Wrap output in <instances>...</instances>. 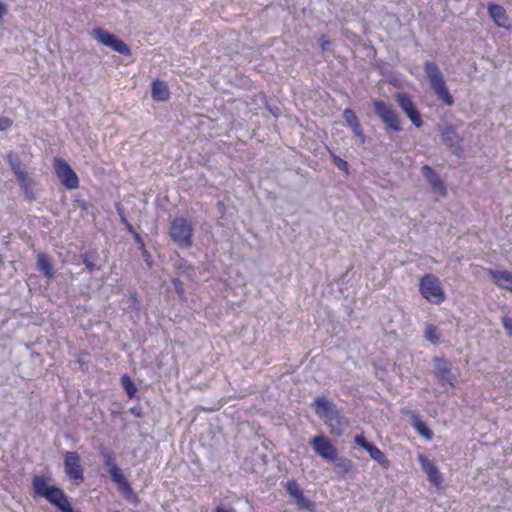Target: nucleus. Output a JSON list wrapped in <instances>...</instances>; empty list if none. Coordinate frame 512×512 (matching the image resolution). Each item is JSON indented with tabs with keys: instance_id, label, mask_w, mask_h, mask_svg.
<instances>
[{
	"instance_id": "f257e3e1",
	"label": "nucleus",
	"mask_w": 512,
	"mask_h": 512,
	"mask_svg": "<svg viewBox=\"0 0 512 512\" xmlns=\"http://www.w3.org/2000/svg\"><path fill=\"white\" fill-rule=\"evenodd\" d=\"M311 406L316 415L323 419L332 436L340 437L344 435L349 426V420L335 403L325 396H319Z\"/></svg>"
},
{
	"instance_id": "f03ea898",
	"label": "nucleus",
	"mask_w": 512,
	"mask_h": 512,
	"mask_svg": "<svg viewBox=\"0 0 512 512\" xmlns=\"http://www.w3.org/2000/svg\"><path fill=\"white\" fill-rule=\"evenodd\" d=\"M100 456L102 458L103 464L107 472L109 473L111 480L117 485L119 491L124 496L125 499L131 500L132 498H136V495L122 473L121 469L118 467L115 461V456L112 451L107 450L106 448L100 449Z\"/></svg>"
},
{
	"instance_id": "7ed1b4c3",
	"label": "nucleus",
	"mask_w": 512,
	"mask_h": 512,
	"mask_svg": "<svg viewBox=\"0 0 512 512\" xmlns=\"http://www.w3.org/2000/svg\"><path fill=\"white\" fill-rule=\"evenodd\" d=\"M424 72L437 98L447 106H452L454 99L446 86L443 74L438 65L433 61H426L424 63Z\"/></svg>"
},
{
	"instance_id": "20e7f679",
	"label": "nucleus",
	"mask_w": 512,
	"mask_h": 512,
	"mask_svg": "<svg viewBox=\"0 0 512 512\" xmlns=\"http://www.w3.org/2000/svg\"><path fill=\"white\" fill-rule=\"evenodd\" d=\"M373 110L376 116L383 122L385 132L388 135L399 133L403 130L397 112L385 101L375 100Z\"/></svg>"
},
{
	"instance_id": "39448f33",
	"label": "nucleus",
	"mask_w": 512,
	"mask_h": 512,
	"mask_svg": "<svg viewBox=\"0 0 512 512\" xmlns=\"http://www.w3.org/2000/svg\"><path fill=\"white\" fill-rule=\"evenodd\" d=\"M193 226L184 217H176L170 224L169 235L180 248H190L193 244Z\"/></svg>"
},
{
	"instance_id": "423d86ee",
	"label": "nucleus",
	"mask_w": 512,
	"mask_h": 512,
	"mask_svg": "<svg viewBox=\"0 0 512 512\" xmlns=\"http://www.w3.org/2000/svg\"><path fill=\"white\" fill-rule=\"evenodd\" d=\"M441 135L442 143L448 148L451 154L462 157L464 154V139L457 133L456 127L448 122H441L437 125Z\"/></svg>"
},
{
	"instance_id": "0eeeda50",
	"label": "nucleus",
	"mask_w": 512,
	"mask_h": 512,
	"mask_svg": "<svg viewBox=\"0 0 512 512\" xmlns=\"http://www.w3.org/2000/svg\"><path fill=\"white\" fill-rule=\"evenodd\" d=\"M419 290L423 298L434 304L445 300V293L439 279L432 274H426L420 279Z\"/></svg>"
},
{
	"instance_id": "6e6552de",
	"label": "nucleus",
	"mask_w": 512,
	"mask_h": 512,
	"mask_svg": "<svg viewBox=\"0 0 512 512\" xmlns=\"http://www.w3.org/2000/svg\"><path fill=\"white\" fill-rule=\"evenodd\" d=\"M53 168L60 183L68 190H74L79 187V178L66 160L55 157Z\"/></svg>"
},
{
	"instance_id": "1a4fd4ad",
	"label": "nucleus",
	"mask_w": 512,
	"mask_h": 512,
	"mask_svg": "<svg viewBox=\"0 0 512 512\" xmlns=\"http://www.w3.org/2000/svg\"><path fill=\"white\" fill-rule=\"evenodd\" d=\"M309 443L313 451L325 461L331 462L337 460L338 450L328 437L322 434L316 435Z\"/></svg>"
},
{
	"instance_id": "9d476101",
	"label": "nucleus",
	"mask_w": 512,
	"mask_h": 512,
	"mask_svg": "<svg viewBox=\"0 0 512 512\" xmlns=\"http://www.w3.org/2000/svg\"><path fill=\"white\" fill-rule=\"evenodd\" d=\"M434 375L443 384L451 387L455 386L457 381L456 375L452 372L451 362L443 356H435L432 359Z\"/></svg>"
},
{
	"instance_id": "9b49d317",
	"label": "nucleus",
	"mask_w": 512,
	"mask_h": 512,
	"mask_svg": "<svg viewBox=\"0 0 512 512\" xmlns=\"http://www.w3.org/2000/svg\"><path fill=\"white\" fill-rule=\"evenodd\" d=\"M64 471L67 477L77 482L84 481V469L81 465L80 455L75 451L64 453Z\"/></svg>"
},
{
	"instance_id": "f8f14e48",
	"label": "nucleus",
	"mask_w": 512,
	"mask_h": 512,
	"mask_svg": "<svg viewBox=\"0 0 512 512\" xmlns=\"http://www.w3.org/2000/svg\"><path fill=\"white\" fill-rule=\"evenodd\" d=\"M287 494L294 500L299 510H306L308 512L315 511V503L304 496L303 490L296 480H288L285 484Z\"/></svg>"
},
{
	"instance_id": "ddd939ff",
	"label": "nucleus",
	"mask_w": 512,
	"mask_h": 512,
	"mask_svg": "<svg viewBox=\"0 0 512 512\" xmlns=\"http://www.w3.org/2000/svg\"><path fill=\"white\" fill-rule=\"evenodd\" d=\"M417 461L422 471L426 474L428 481L434 486H440L443 482V477L435 463L424 454H419Z\"/></svg>"
},
{
	"instance_id": "4468645a",
	"label": "nucleus",
	"mask_w": 512,
	"mask_h": 512,
	"mask_svg": "<svg viewBox=\"0 0 512 512\" xmlns=\"http://www.w3.org/2000/svg\"><path fill=\"white\" fill-rule=\"evenodd\" d=\"M421 172L425 180L429 183L434 192L442 197L447 195L446 186L439 174L429 165H423Z\"/></svg>"
},
{
	"instance_id": "2eb2a0df",
	"label": "nucleus",
	"mask_w": 512,
	"mask_h": 512,
	"mask_svg": "<svg viewBox=\"0 0 512 512\" xmlns=\"http://www.w3.org/2000/svg\"><path fill=\"white\" fill-rule=\"evenodd\" d=\"M489 17L494 24L499 28L509 29L511 27V20L502 5L496 3H489L487 7Z\"/></svg>"
},
{
	"instance_id": "dca6fc26",
	"label": "nucleus",
	"mask_w": 512,
	"mask_h": 512,
	"mask_svg": "<svg viewBox=\"0 0 512 512\" xmlns=\"http://www.w3.org/2000/svg\"><path fill=\"white\" fill-rule=\"evenodd\" d=\"M343 118L346 125L352 130L353 134L359 138L362 144H364L366 142V135L364 134V130L355 112L350 108H346L343 111Z\"/></svg>"
},
{
	"instance_id": "f3484780",
	"label": "nucleus",
	"mask_w": 512,
	"mask_h": 512,
	"mask_svg": "<svg viewBox=\"0 0 512 512\" xmlns=\"http://www.w3.org/2000/svg\"><path fill=\"white\" fill-rule=\"evenodd\" d=\"M173 267L178 274L185 276L190 281H195L197 277L196 269L186 259L177 255V257L173 261Z\"/></svg>"
},
{
	"instance_id": "a211bd4d",
	"label": "nucleus",
	"mask_w": 512,
	"mask_h": 512,
	"mask_svg": "<svg viewBox=\"0 0 512 512\" xmlns=\"http://www.w3.org/2000/svg\"><path fill=\"white\" fill-rule=\"evenodd\" d=\"M493 282L502 289L512 292V273L506 270H489Z\"/></svg>"
},
{
	"instance_id": "6ab92c4d",
	"label": "nucleus",
	"mask_w": 512,
	"mask_h": 512,
	"mask_svg": "<svg viewBox=\"0 0 512 512\" xmlns=\"http://www.w3.org/2000/svg\"><path fill=\"white\" fill-rule=\"evenodd\" d=\"M335 463V471L337 475L343 479L351 478L355 473V464L351 459L346 457H338Z\"/></svg>"
},
{
	"instance_id": "aec40b11",
	"label": "nucleus",
	"mask_w": 512,
	"mask_h": 512,
	"mask_svg": "<svg viewBox=\"0 0 512 512\" xmlns=\"http://www.w3.org/2000/svg\"><path fill=\"white\" fill-rule=\"evenodd\" d=\"M151 97L154 101L165 102L170 98V91L168 85L159 79H156L151 84Z\"/></svg>"
},
{
	"instance_id": "412c9836",
	"label": "nucleus",
	"mask_w": 512,
	"mask_h": 512,
	"mask_svg": "<svg viewBox=\"0 0 512 512\" xmlns=\"http://www.w3.org/2000/svg\"><path fill=\"white\" fill-rule=\"evenodd\" d=\"M6 158L17 181L28 176L27 172L25 171V165L22 163L17 154L9 152Z\"/></svg>"
},
{
	"instance_id": "4be33fe9",
	"label": "nucleus",
	"mask_w": 512,
	"mask_h": 512,
	"mask_svg": "<svg viewBox=\"0 0 512 512\" xmlns=\"http://www.w3.org/2000/svg\"><path fill=\"white\" fill-rule=\"evenodd\" d=\"M36 264L38 271H40L45 277L50 279L54 276L52 263L45 253L39 252L37 254Z\"/></svg>"
},
{
	"instance_id": "5701e85b",
	"label": "nucleus",
	"mask_w": 512,
	"mask_h": 512,
	"mask_svg": "<svg viewBox=\"0 0 512 512\" xmlns=\"http://www.w3.org/2000/svg\"><path fill=\"white\" fill-rule=\"evenodd\" d=\"M370 457L376 461L383 469H388L391 466L390 460L387 456L374 444L372 443L368 449L365 450Z\"/></svg>"
},
{
	"instance_id": "b1692460",
	"label": "nucleus",
	"mask_w": 512,
	"mask_h": 512,
	"mask_svg": "<svg viewBox=\"0 0 512 512\" xmlns=\"http://www.w3.org/2000/svg\"><path fill=\"white\" fill-rule=\"evenodd\" d=\"M423 337L426 341L431 343L434 346H437L441 342V334L439 328L432 324L426 323L423 331Z\"/></svg>"
},
{
	"instance_id": "393cba45",
	"label": "nucleus",
	"mask_w": 512,
	"mask_h": 512,
	"mask_svg": "<svg viewBox=\"0 0 512 512\" xmlns=\"http://www.w3.org/2000/svg\"><path fill=\"white\" fill-rule=\"evenodd\" d=\"M20 185V188L23 192V195L25 197L26 200H28L29 202H33L36 200V195H35V192H34V182L33 180L29 177V176H26L20 180L17 181Z\"/></svg>"
},
{
	"instance_id": "a878e982",
	"label": "nucleus",
	"mask_w": 512,
	"mask_h": 512,
	"mask_svg": "<svg viewBox=\"0 0 512 512\" xmlns=\"http://www.w3.org/2000/svg\"><path fill=\"white\" fill-rule=\"evenodd\" d=\"M412 426L420 434L427 440H431L433 438L432 430L427 426V424L418 416H414L412 419Z\"/></svg>"
},
{
	"instance_id": "bb28decb",
	"label": "nucleus",
	"mask_w": 512,
	"mask_h": 512,
	"mask_svg": "<svg viewBox=\"0 0 512 512\" xmlns=\"http://www.w3.org/2000/svg\"><path fill=\"white\" fill-rule=\"evenodd\" d=\"M107 47L111 48L113 51L118 52L119 54H121L123 56L131 55L130 47L116 35L113 37V39H111V41L107 45Z\"/></svg>"
},
{
	"instance_id": "cd10ccee",
	"label": "nucleus",
	"mask_w": 512,
	"mask_h": 512,
	"mask_svg": "<svg viewBox=\"0 0 512 512\" xmlns=\"http://www.w3.org/2000/svg\"><path fill=\"white\" fill-rule=\"evenodd\" d=\"M107 47L111 48L113 51L118 52L119 54H121L123 56L131 55L130 47L116 35L113 37V39H111V41L107 45Z\"/></svg>"
},
{
	"instance_id": "c85d7f7f",
	"label": "nucleus",
	"mask_w": 512,
	"mask_h": 512,
	"mask_svg": "<svg viewBox=\"0 0 512 512\" xmlns=\"http://www.w3.org/2000/svg\"><path fill=\"white\" fill-rule=\"evenodd\" d=\"M395 100L404 113L412 110L416 106L410 94L406 92L397 93Z\"/></svg>"
},
{
	"instance_id": "c756f323",
	"label": "nucleus",
	"mask_w": 512,
	"mask_h": 512,
	"mask_svg": "<svg viewBox=\"0 0 512 512\" xmlns=\"http://www.w3.org/2000/svg\"><path fill=\"white\" fill-rule=\"evenodd\" d=\"M82 262L85 265L86 269L89 272H94L99 270L100 268L95 264L96 259L98 258V253L96 250H91L85 252L81 255Z\"/></svg>"
},
{
	"instance_id": "7c9ffc66",
	"label": "nucleus",
	"mask_w": 512,
	"mask_h": 512,
	"mask_svg": "<svg viewBox=\"0 0 512 512\" xmlns=\"http://www.w3.org/2000/svg\"><path fill=\"white\" fill-rule=\"evenodd\" d=\"M92 36L102 45L107 46L111 39L115 36L113 33L104 30L102 28H94L92 30Z\"/></svg>"
},
{
	"instance_id": "2f4dec72",
	"label": "nucleus",
	"mask_w": 512,
	"mask_h": 512,
	"mask_svg": "<svg viewBox=\"0 0 512 512\" xmlns=\"http://www.w3.org/2000/svg\"><path fill=\"white\" fill-rule=\"evenodd\" d=\"M120 380H121V385H122L123 389L125 390L127 396L129 398L135 397V395L137 393V387H136L135 383L133 382V380L127 374L122 375Z\"/></svg>"
},
{
	"instance_id": "473e14b6",
	"label": "nucleus",
	"mask_w": 512,
	"mask_h": 512,
	"mask_svg": "<svg viewBox=\"0 0 512 512\" xmlns=\"http://www.w3.org/2000/svg\"><path fill=\"white\" fill-rule=\"evenodd\" d=\"M128 309L131 311H139L141 309V301L135 289L129 291Z\"/></svg>"
},
{
	"instance_id": "72a5a7b5",
	"label": "nucleus",
	"mask_w": 512,
	"mask_h": 512,
	"mask_svg": "<svg viewBox=\"0 0 512 512\" xmlns=\"http://www.w3.org/2000/svg\"><path fill=\"white\" fill-rule=\"evenodd\" d=\"M405 115L410 119L415 127L420 128L423 126L421 114L416 106L412 110L406 112Z\"/></svg>"
},
{
	"instance_id": "f704fd0d",
	"label": "nucleus",
	"mask_w": 512,
	"mask_h": 512,
	"mask_svg": "<svg viewBox=\"0 0 512 512\" xmlns=\"http://www.w3.org/2000/svg\"><path fill=\"white\" fill-rule=\"evenodd\" d=\"M88 357H89V353L86 351H80L77 354L76 362L79 364V367H80L81 371H83V372L88 371V367H89Z\"/></svg>"
},
{
	"instance_id": "c9c22d12",
	"label": "nucleus",
	"mask_w": 512,
	"mask_h": 512,
	"mask_svg": "<svg viewBox=\"0 0 512 512\" xmlns=\"http://www.w3.org/2000/svg\"><path fill=\"white\" fill-rule=\"evenodd\" d=\"M331 157H332L333 163L339 170L348 173L349 164L346 160L342 159L341 157H339L338 155H336L333 152H331Z\"/></svg>"
},
{
	"instance_id": "e433bc0d",
	"label": "nucleus",
	"mask_w": 512,
	"mask_h": 512,
	"mask_svg": "<svg viewBox=\"0 0 512 512\" xmlns=\"http://www.w3.org/2000/svg\"><path fill=\"white\" fill-rule=\"evenodd\" d=\"M171 283L174 286V289H175V292L177 293V295L181 299H183L184 296H185V290H184V287H183V282L179 278L175 277V278L171 279Z\"/></svg>"
},
{
	"instance_id": "4c0bfd02",
	"label": "nucleus",
	"mask_w": 512,
	"mask_h": 512,
	"mask_svg": "<svg viewBox=\"0 0 512 512\" xmlns=\"http://www.w3.org/2000/svg\"><path fill=\"white\" fill-rule=\"evenodd\" d=\"M354 442L362 447L364 450L368 449V447L372 444V442H369L363 433L357 434L354 437Z\"/></svg>"
},
{
	"instance_id": "58836bf2",
	"label": "nucleus",
	"mask_w": 512,
	"mask_h": 512,
	"mask_svg": "<svg viewBox=\"0 0 512 512\" xmlns=\"http://www.w3.org/2000/svg\"><path fill=\"white\" fill-rule=\"evenodd\" d=\"M117 211L119 213L121 222L125 225L128 232L131 234L134 233L136 230L133 227V225L127 220L126 216L122 213L123 209L121 207L117 206Z\"/></svg>"
},
{
	"instance_id": "ea45409f",
	"label": "nucleus",
	"mask_w": 512,
	"mask_h": 512,
	"mask_svg": "<svg viewBox=\"0 0 512 512\" xmlns=\"http://www.w3.org/2000/svg\"><path fill=\"white\" fill-rule=\"evenodd\" d=\"M318 43L322 52L327 51L331 45V42L326 35H321L318 39Z\"/></svg>"
},
{
	"instance_id": "a19ab883",
	"label": "nucleus",
	"mask_w": 512,
	"mask_h": 512,
	"mask_svg": "<svg viewBox=\"0 0 512 512\" xmlns=\"http://www.w3.org/2000/svg\"><path fill=\"white\" fill-rule=\"evenodd\" d=\"M502 325L509 336H512V318L504 316L502 318Z\"/></svg>"
},
{
	"instance_id": "79ce46f5",
	"label": "nucleus",
	"mask_w": 512,
	"mask_h": 512,
	"mask_svg": "<svg viewBox=\"0 0 512 512\" xmlns=\"http://www.w3.org/2000/svg\"><path fill=\"white\" fill-rule=\"evenodd\" d=\"M13 124V121L7 117H0V131H6Z\"/></svg>"
},
{
	"instance_id": "37998d69",
	"label": "nucleus",
	"mask_w": 512,
	"mask_h": 512,
	"mask_svg": "<svg viewBox=\"0 0 512 512\" xmlns=\"http://www.w3.org/2000/svg\"><path fill=\"white\" fill-rule=\"evenodd\" d=\"M132 235L134 237L136 244L138 245L139 250H144L145 244H144V241H143L141 235L137 231L132 233Z\"/></svg>"
},
{
	"instance_id": "c03bdc74",
	"label": "nucleus",
	"mask_w": 512,
	"mask_h": 512,
	"mask_svg": "<svg viewBox=\"0 0 512 512\" xmlns=\"http://www.w3.org/2000/svg\"><path fill=\"white\" fill-rule=\"evenodd\" d=\"M8 13V6L0 0V24L3 23L5 15Z\"/></svg>"
},
{
	"instance_id": "a18cd8bd",
	"label": "nucleus",
	"mask_w": 512,
	"mask_h": 512,
	"mask_svg": "<svg viewBox=\"0 0 512 512\" xmlns=\"http://www.w3.org/2000/svg\"><path fill=\"white\" fill-rule=\"evenodd\" d=\"M129 412L131 414H133L135 417L137 418H142L143 417V411H142V408L141 406H134V407H131L129 409Z\"/></svg>"
},
{
	"instance_id": "49530a36",
	"label": "nucleus",
	"mask_w": 512,
	"mask_h": 512,
	"mask_svg": "<svg viewBox=\"0 0 512 512\" xmlns=\"http://www.w3.org/2000/svg\"><path fill=\"white\" fill-rule=\"evenodd\" d=\"M141 251V254H142V257L144 258V261L147 263V265L149 267H151V255L150 253L148 252V250L146 249V247H144V250H140Z\"/></svg>"
},
{
	"instance_id": "de8ad7c7",
	"label": "nucleus",
	"mask_w": 512,
	"mask_h": 512,
	"mask_svg": "<svg viewBox=\"0 0 512 512\" xmlns=\"http://www.w3.org/2000/svg\"><path fill=\"white\" fill-rule=\"evenodd\" d=\"M215 512H230L229 510L223 508L222 506H217L215 508Z\"/></svg>"
}]
</instances>
